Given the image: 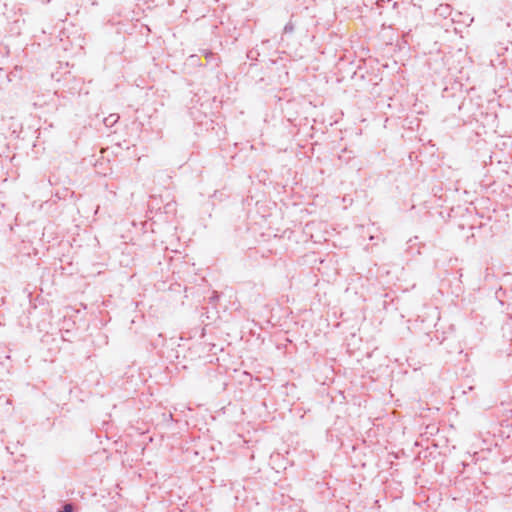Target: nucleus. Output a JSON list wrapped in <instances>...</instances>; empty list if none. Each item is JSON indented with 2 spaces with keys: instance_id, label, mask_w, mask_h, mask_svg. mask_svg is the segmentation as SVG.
Masks as SVG:
<instances>
[{
  "instance_id": "1",
  "label": "nucleus",
  "mask_w": 512,
  "mask_h": 512,
  "mask_svg": "<svg viewBox=\"0 0 512 512\" xmlns=\"http://www.w3.org/2000/svg\"><path fill=\"white\" fill-rule=\"evenodd\" d=\"M59 512H72V507H71V505H66L64 507V510L63 511H59Z\"/></svg>"
}]
</instances>
